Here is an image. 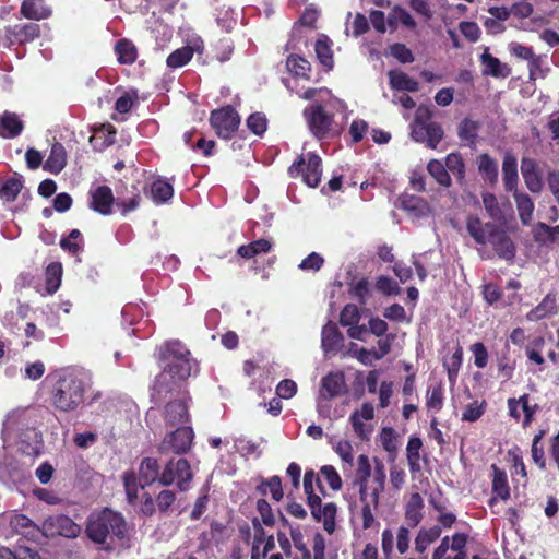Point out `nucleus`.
<instances>
[{
	"label": "nucleus",
	"mask_w": 559,
	"mask_h": 559,
	"mask_svg": "<svg viewBox=\"0 0 559 559\" xmlns=\"http://www.w3.org/2000/svg\"><path fill=\"white\" fill-rule=\"evenodd\" d=\"M346 383L343 372H330L322 379L319 395L321 400H331L345 392Z\"/></svg>",
	"instance_id": "19"
},
{
	"label": "nucleus",
	"mask_w": 559,
	"mask_h": 559,
	"mask_svg": "<svg viewBox=\"0 0 559 559\" xmlns=\"http://www.w3.org/2000/svg\"><path fill=\"white\" fill-rule=\"evenodd\" d=\"M191 479V467L186 459L169 461L158 478L159 483L164 486H169L176 483L177 487L181 491L189 489Z\"/></svg>",
	"instance_id": "7"
},
{
	"label": "nucleus",
	"mask_w": 559,
	"mask_h": 559,
	"mask_svg": "<svg viewBox=\"0 0 559 559\" xmlns=\"http://www.w3.org/2000/svg\"><path fill=\"white\" fill-rule=\"evenodd\" d=\"M158 477V464L155 459H144L140 465L139 479L133 473H126L123 484L128 501L133 503L138 499L139 489L154 483Z\"/></svg>",
	"instance_id": "5"
},
{
	"label": "nucleus",
	"mask_w": 559,
	"mask_h": 559,
	"mask_svg": "<svg viewBox=\"0 0 559 559\" xmlns=\"http://www.w3.org/2000/svg\"><path fill=\"white\" fill-rule=\"evenodd\" d=\"M492 245L499 257L510 260L514 257V247L509 237L503 234L493 236Z\"/></svg>",
	"instance_id": "42"
},
{
	"label": "nucleus",
	"mask_w": 559,
	"mask_h": 559,
	"mask_svg": "<svg viewBox=\"0 0 559 559\" xmlns=\"http://www.w3.org/2000/svg\"><path fill=\"white\" fill-rule=\"evenodd\" d=\"M151 195L155 203H165L174 195L171 183L164 179H157L152 183Z\"/></svg>",
	"instance_id": "37"
},
{
	"label": "nucleus",
	"mask_w": 559,
	"mask_h": 559,
	"mask_svg": "<svg viewBox=\"0 0 559 559\" xmlns=\"http://www.w3.org/2000/svg\"><path fill=\"white\" fill-rule=\"evenodd\" d=\"M23 130L22 120L13 112L5 111L0 116V136L12 139Z\"/></svg>",
	"instance_id": "26"
},
{
	"label": "nucleus",
	"mask_w": 559,
	"mask_h": 559,
	"mask_svg": "<svg viewBox=\"0 0 559 559\" xmlns=\"http://www.w3.org/2000/svg\"><path fill=\"white\" fill-rule=\"evenodd\" d=\"M164 418L169 426H187L189 421V413L186 396L182 394L179 399H175L167 403L164 411Z\"/></svg>",
	"instance_id": "17"
},
{
	"label": "nucleus",
	"mask_w": 559,
	"mask_h": 559,
	"mask_svg": "<svg viewBox=\"0 0 559 559\" xmlns=\"http://www.w3.org/2000/svg\"><path fill=\"white\" fill-rule=\"evenodd\" d=\"M514 198L521 222L524 225H530L534 212V203L532 199L527 194L518 193L516 191L514 193Z\"/></svg>",
	"instance_id": "33"
},
{
	"label": "nucleus",
	"mask_w": 559,
	"mask_h": 559,
	"mask_svg": "<svg viewBox=\"0 0 559 559\" xmlns=\"http://www.w3.org/2000/svg\"><path fill=\"white\" fill-rule=\"evenodd\" d=\"M411 135L414 141L426 143L429 147L436 148L443 136V130L436 122L424 123L416 120L412 124Z\"/></svg>",
	"instance_id": "14"
},
{
	"label": "nucleus",
	"mask_w": 559,
	"mask_h": 559,
	"mask_svg": "<svg viewBox=\"0 0 559 559\" xmlns=\"http://www.w3.org/2000/svg\"><path fill=\"white\" fill-rule=\"evenodd\" d=\"M360 311L356 305H346L341 312L340 321L343 326H347V334L350 338L366 341L368 329L366 324H359Z\"/></svg>",
	"instance_id": "11"
},
{
	"label": "nucleus",
	"mask_w": 559,
	"mask_h": 559,
	"mask_svg": "<svg viewBox=\"0 0 559 559\" xmlns=\"http://www.w3.org/2000/svg\"><path fill=\"white\" fill-rule=\"evenodd\" d=\"M4 518L16 534L23 535L31 540H37L41 536V525H37L28 516L12 511L4 514Z\"/></svg>",
	"instance_id": "13"
},
{
	"label": "nucleus",
	"mask_w": 559,
	"mask_h": 559,
	"mask_svg": "<svg viewBox=\"0 0 559 559\" xmlns=\"http://www.w3.org/2000/svg\"><path fill=\"white\" fill-rule=\"evenodd\" d=\"M67 164V153L62 144L55 143L50 154L44 164V168L51 174H59Z\"/></svg>",
	"instance_id": "28"
},
{
	"label": "nucleus",
	"mask_w": 559,
	"mask_h": 559,
	"mask_svg": "<svg viewBox=\"0 0 559 559\" xmlns=\"http://www.w3.org/2000/svg\"><path fill=\"white\" fill-rule=\"evenodd\" d=\"M402 207L416 219L428 217L432 212L426 200L415 195L405 197L402 200Z\"/></svg>",
	"instance_id": "24"
},
{
	"label": "nucleus",
	"mask_w": 559,
	"mask_h": 559,
	"mask_svg": "<svg viewBox=\"0 0 559 559\" xmlns=\"http://www.w3.org/2000/svg\"><path fill=\"white\" fill-rule=\"evenodd\" d=\"M503 182L508 191H516L518 186V162L516 158L507 154L502 163Z\"/></svg>",
	"instance_id": "29"
},
{
	"label": "nucleus",
	"mask_w": 559,
	"mask_h": 559,
	"mask_svg": "<svg viewBox=\"0 0 559 559\" xmlns=\"http://www.w3.org/2000/svg\"><path fill=\"white\" fill-rule=\"evenodd\" d=\"M389 79H390V85L394 90L407 91V92L418 91V87H419L418 82L402 71H397V70L390 71Z\"/></svg>",
	"instance_id": "30"
},
{
	"label": "nucleus",
	"mask_w": 559,
	"mask_h": 559,
	"mask_svg": "<svg viewBox=\"0 0 559 559\" xmlns=\"http://www.w3.org/2000/svg\"><path fill=\"white\" fill-rule=\"evenodd\" d=\"M343 108L341 100L333 98L324 104H312L304 110L311 133L322 139L334 130L333 110Z\"/></svg>",
	"instance_id": "4"
},
{
	"label": "nucleus",
	"mask_w": 559,
	"mask_h": 559,
	"mask_svg": "<svg viewBox=\"0 0 559 559\" xmlns=\"http://www.w3.org/2000/svg\"><path fill=\"white\" fill-rule=\"evenodd\" d=\"M474 355V364L477 368L483 369L488 362V352L483 343H475L471 346Z\"/></svg>",
	"instance_id": "63"
},
{
	"label": "nucleus",
	"mask_w": 559,
	"mask_h": 559,
	"mask_svg": "<svg viewBox=\"0 0 559 559\" xmlns=\"http://www.w3.org/2000/svg\"><path fill=\"white\" fill-rule=\"evenodd\" d=\"M321 477L326 481L333 490H340L342 488V479L337 471L332 465H324L321 471Z\"/></svg>",
	"instance_id": "54"
},
{
	"label": "nucleus",
	"mask_w": 559,
	"mask_h": 559,
	"mask_svg": "<svg viewBox=\"0 0 559 559\" xmlns=\"http://www.w3.org/2000/svg\"><path fill=\"white\" fill-rule=\"evenodd\" d=\"M521 171L527 189L534 193L539 192L543 188V180L537 163L530 157H523L521 160Z\"/></svg>",
	"instance_id": "21"
},
{
	"label": "nucleus",
	"mask_w": 559,
	"mask_h": 559,
	"mask_svg": "<svg viewBox=\"0 0 559 559\" xmlns=\"http://www.w3.org/2000/svg\"><path fill=\"white\" fill-rule=\"evenodd\" d=\"M391 55L402 63H411L414 61L412 51L404 44H394L390 48Z\"/></svg>",
	"instance_id": "64"
},
{
	"label": "nucleus",
	"mask_w": 559,
	"mask_h": 559,
	"mask_svg": "<svg viewBox=\"0 0 559 559\" xmlns=\"http://www.w3.org/2000/svg\"><path fill=\"white\" fill-rule=\"evenodd\" d=\"M314 50L319 61L328 69L333 66V56L330 46V40L326 36H321L316 41Z\"/></svg>",
	"instance_id": "40"
},
{
	"label": "nucleus",
	"mask_w": 559,
	"mask_h": 559,
	"mask_svg": "<svg viewBox=\"0 0 559 559\" xmlns=\"http://www.w3.org/2000/svg\"><path fill=\"white\" fill-rule=\"evenodd\" d=\"M479 173L490 182L498 178V165L488 154H481L477 160Z\"/></svg>",
	"instance_id": "41"
},
{
	"label": "nucleus",
	"mask_w": 559,
	"mask_h": 559,
	"mask_svg": "<svg viewBox=\"0 0 559 559\" xmlns=\"http://www.w3.org/2000/svg\"><path fill=\"white\" fill-rule=\"evenodd\" d=\"M493 469H495V476H493V481H492L493 492L502 500H507L510 496L507 475L504 472L499 471L495 466H493Z\"/></svg>",
	"instance_id": "48"
},
{
	"label": "nucleus",
	"mask_w": 559,
	"mask_h": 559,
	"mask_svg": "<svg viewBox=\"0 0 559 559\" xmlns=\"http://www.w3.org/2000/svg\"><path fill=\"white\" fill-rule=\"evenodd\" d=\"M356 476L359 485L367 481L371 476L370 461L365 454H360L357 459Z\"/></svg>",
	"instance_id": "58"
},
{
	"label": "nucleus",
	"mask_w": 559,
	"mask_h": 559,
	"mask_svg": "<svg viewBox=\"0 0 559 559\" xmlns=\"http://www.w3.org/2000/svg\"><path fill=\"white\" fill-rule=\"evenodd\" d=\"M333 449L345 464L349 467L353 465V445L348 440H338L333 444Z\"/></svg>",
	"instance_id": "53"
},
{
	"label": "nucleus",
	"mask_w": 559,
	"mask_h": 559,
	"mask_svg": "<svg viewBox=\"0 0 559 559\" xmlns=\"http://www.w3.org/2000/svg\"><path fill=\"white\" fill-rule=\"evenodd\" d=\"M240 117L230 106L214 110L211 114V124L216 130L217 135L223 139L230 138L238 129Z\"/></svg>",
	"instance_id": "9"
},
{
	"label": "nucleus",
	"mask_w": 559,
	"mask_h": 559,
	"mask_svg": "<svg viewBox=\"0 0 559 559\" xmlns=\"http://www.w3.org/2000/svg\"><path fill=\"white\" fill-rule=\"evenodd\" d=\"M556 311V298L551 295H547L540 304L532 309L527 314L528 321H539Z\"/></svg>",
	"instance_id": "31"
},
{
	"label": "nucleus",
	"mask_w": 559,
	"mask_h": 559,
	"mask_svg": "<svg viewBox=\"0 0 559 559\" xmlns=\"http://www.w3.org/2000/svg\"><path fill=\"white\" fill-rule=\"evenodd\" d=\"M427 170L440 186L445 188L451 186V177L442 162L431 159L427 165Z\"/></svg>",
	"instance_id": "39"
},
{
	"label": "nucleus",
	"mask_w": 559,
	"mask_h": 559,
	"mask_svg": "<svg viewBox=\"0 0 559 559\" xmlns=\"http://www.w3.org/2000/svg\"><path fill=\"white\" fill-rule=\"evenodd\" d=\"M88 538L103 550H112L127 536V524L123 516L105 508L90 514L86 523Z\"/></svg>",
	"instance_id": "2"
},
{
	"label": "nucleus",
	"mask_w": 559,
	"mask_h": 559,
	"mask_svg": "<svg viewBox=\"0 0 559 559\" xmlns=\"http://www.w3.org/2000/svg\"><path fill=\"white\" fill-rule=\"evenodd\" d=\"M374 416V408L370 403H364L360 409L355 411L349 420L355 433L362 440L369 439L372 427L368 424Z\"/></svg>",
	"instance_id": "16"
},
{
	"label": "nucleus",
	"mask_w": 559,
	"mask_h": 559,
	"mask_svg": "<svg viewBox=\"0 0 559 559\" xmlns=\"http://www.w3.org/2000/svg\"><path fill=\"white\" fill-rule=\"evenodd\" d=\"M91 207L103 214L107 215L111 212V205L114 202V195L111 189L107 186H98L91 189Z\"/></svg>",
	"instance_id": "20"
},
{
	"label": "nucleus",
	"mask_w": 559,
	"mask_h": 559,
	"mask_svg": "<svg viewBox=\"0 0 559 559\" xmlns=\"http://www.w3.org/2000/svg\"><path fill=\"white\" fill-rule=\"evenodd\" d=\"M24 420L20 413L13 412L9 414L3 423V433L17 438L22 443L32 441L38 443V432L34 428H26L25 437L23 436Z\"/></svg>",
	"instance_id": "15"
},
{
	"label": "nucleus",
	"mask_w": 559,
	"mask_h": 559,
	"mask_svg": "<svg viewBox=\"0 0 559 559\" xmlns=\"http://www.w3.org/2000/svg\"><path fill=\"white\" fill-rule=\"evenodd\" d=\"M20 12L25 19L40 21L50 17L52 9L45 0H24Z\"/></svg>",
	"instance_id": "23"
},
{
	"label": "nucleus",
	"mask_w": 559,
	"mask_h": 559,
	"mask_svg": "<svg viewBox=\"0 0 559 559\" xmlns=\"http://www.w3.org/2000/svg\"><path fill=\"white\" fill-rule=\"evenodd\" d=\"M40 35V25L36 23L16 24L7 28L8 46L15 43L24 44L32 41Z\"/></svg>",
	"instance_id": "18"
},
{
	"label": "nucleus",
	"mask_w": 559,
	"mask_h": 559,
	"mask_svg": "<svg viewBox=\"0 0 559 559\" xmlns=\"http://www.w3.org/2000/svg\"><path fill=\"white\" fill-rule=\"evenodd\" d=\"M509 50L513 56L530 61V75L533 78V66L538 63V58L534 56L532 48L518 43H511Z\"/></svg>",
	"instance_id": "45"
},
{
	"label": "nucleus",
	"mask_w": 559,
	"mask_h": 559,
	"mask_svg": "<svg viewBox=\"0 0 559 559\" xmlns=\"http://www.w3.org/2000/svg\"><path fill=\"white\" fill-rule=\"evenodd\" d=\"M84 381L73 371H61L51 391L53 406L61 412H71L83 402Z\"/></svg>",
	"instance_id": "3"
},
{
	"label": "nucleus",
	"mask_w": 559,
	"mask_h": 559,
	"mask_svg": "<svg viewBox=\"0 0 559 559\" xmlns=\"http://www.w3.org/2000/svg\"><path fill=\"white\" fill-rule=\"evenodd\" d=\"M484 206L489 214V216L493 219H500L502 217V211L498 203L497 198L491 193H485L483 195Z\"/></svg>",
	"instance_id": "59"
},
{
	"label": "nucleus",
	"mask_w": 559,
	"mask_h": 559,
	"mask_svg": "<svg viewBox=\"0 0 559 559\" xmlns=\"http://www.w3.org/2000/svg\"><path fill=\"white\" fill-rule=\"evenodd\" d=\"M484 412L485 402L474 401L465 407L462 414V419L471 423L476 421L483 416Z\"/></svg>",
	"instance_id": "55"
},
{
	"label": "nucleus",
	"mask_w": 559,
	"mask_h": 559,
	"mask_svg": "<svg viewBox=\"0 0 559 559\" xmlns=\"http://www.w3.org/2000/svg\"><path fill=\"white\" fill-rule=\"evenodd\" d=\"M115 51L118 61L122 64H131L136 59V48L130 40H119L115 46Z\"/></svg>",
	"instance_id": "38"
},
{
	"label": "nucleus",
	"mask_w": 559,
	"mask_h": 559,
	"mask_svg": "<svg viewBox=\"0 0 559 559\" xmlns=\"http://www.w3.org/2000/svg\"><path fill=\"white\" fill-rule=\"evenodd\" d=\"M81 238V233L78 229L71 230L68 238H63L60 241L62 249L68 250L71 253H78L81 251V245L78 241Z\"/></svg>",
	"instance_id": "62"
},
{
	"label": "nucleus",
	"mask_w": 559,
	"mask_h": 559,
	"mask_svg": "<svg viewBox=\"0 0 559 559\" xmlns=\"http://www.w3.org/2000/svg\"><path fill=\"white\" fill-rule=\"evenodd\" d=\"M424 499L417 492L409 496L405 504V519L412 526H417L423 520Z\"/></svg>",
	"instance_id": "27"
},
{
	"label": "nucleus",
	"mask_w": 559,
	"mask_h": 559,
	"mask_svg": "<svg viewBox=\"0 0 559 559\" xmlns=\"http://www.w3.org/2000/svg\"><path fill=\"white\" fill-rule=\"evenodd\" d=\"M440 526L436 525L429 528H421L415 539V549L418 552H424L430 544L440 537Z\"/></svg>",
	"instance_id": "35"
},
{
	"label": "nucleus",
	"mask_w": 559,
	"mask_h": 559,
	"mask_svg": "<svg viewBox=\"0 0 559 559\" xmlns=\"http://www.w3.org/2000/svg\"><path fill=\"white\" fill-rule=\"evenodd\" d=\"M192 57L193 55L190 50L183 46L173 51L168 56L166 63L169 68L176 69L186 66Z\"/></svg>",
	"instance_id": "49"
},
{
	"label": "nucleus",
	"mask_w": 559,
	"mask_h": 559,
	"mask_svg": "<svg viewBox=\"0 0 559 559\" xmlns=\"http://www.w3.org/2000/svg\"><path fill=\"white\" fill-rule=\"evenodd\" d=\"M193 439V431L190 426H179L174 432L167 435L160 443L162 452H186Z\"/></svg>",
	"instance_id": "10"
},
{
	"label": "nucleus",
	"mask_w": 559,
	"mask_h": 559,
	"mask_svg": "<svg viewBox=\"0 0 559 559\" xmlns=\"http://www.w3.org/2000/svg\"><path fill=\"white\" fill-rule=\"evenodd\" d=\"M80 532V525L62 514L49 516L41 524V536L45 537L60 535L67 538H75Z\"/></svg>",
	"instance_id": "8"
},
{
	"label": "nucleus",
	"mask_w": 559,
	"mask_h": 559,
	"mask_svg": "<svg viewBox=\"0 0 559 559\" xmlns=\"http://www.w3.org/2000/svg\"><path fill=\"white\" fill-rule=\"evenodd\" d=\"M380 443L390 454L395 455L397 451V435L393 428L385 427L380 433Z\"/></svg>",
	"instance_id": "51"
},
{
	"label": "nucleus",
	"mask_w": 559,
	"mask_h": 559,
	"mask_svg": "<svg viewBox=\"0 0 559 559\" xmlns=\"http://www.w3.org/2000/svg\"><path fill=\"white\" fill-rule=\"evenodd\" d=\"M20 178H10L0 186V199L11 202L14 201L22 189Z\"/></svg>",
	"instance_id": "44"
},
{
	"label": "nucleus",
	"mask_w": 559,
	"mask_h": 559,
	"mask_svg": "<svg viewBox=\"0 0 559 559\" xmlns=\"http://www.w3.org/2000/svg\"><path fill=\"white\" fill-rule=\"evenodd\" d=\"M290 177H301L309 187H317L321 181V158L316 154L302 155L289 168Z\"/></svg>",
	"instance_id": "6"
},
{
	"label": "nucleus",
	"mask_w": 559,
	"mask_h": 559,
	"mask_svg": "<svg viewBox=\"0 0 559 559\" xmlns=\"http://www.w3.org/2000/svg\"><path fill=\"white\" fill-rule=\"evenodd\" d=\"M287 69L295 76L308 78L310 63L300 56H289L286 61Z\"/></svg>",
	"instance_id": "43"
},
{
	"label": "nucleus",
	"mask_w": 559,
	"mask_h": 559,
	"mask_svg": "<svg viewBox=\"0 0 559 559\" xmlns=\"http://www.w3.org/2000/svg\"><path fill=\"white\" fill-rule=\"evenodd\" d=\"M361 518H362V527L368 530L373 527L377 523L373 512L378 509L379 504H372L370 501H361Z\"/></svg>",
	"instance_id": "60"
},
{
	"label": "nucleus",
	"mask_w": 559,
	"mask_h": 559,
	"mask_svg": "<svg viewBox=\"0 0 559 559\" xmlns=\"http://www.w3.org/2000/svg\"><path fill=\"white\" fill-rule=\"evenodd\" d=\"M488 12L493 19L486 21L485 25L487 28L497 27L500 29V25L496 22V20L506 21L511 15V9L506 7H492L489 8Z\"/></svg>",
	"instance_id": "57"
},
{
	"label": "nucleus",
	"mask_w": 559,
	"mask_h": 559,
	"mask_svg": "<svg viewBox=\"0 0 559 559\" xmlns=\"http://www.w3.org/2000/svg\"><path fill=\"white\" fill-rule=\"evenodd\" d=\"M272 245L266 239H259L249 245L240 246L237 250L238 255L245 259H251L261 253H267Z\"/></svg>",
	"instance_id": "36"
},
{
	"label": "nucleus",
	"mask_w": 559,
	"mask_h": 559,
	"mask_svg": "<svg viewBox=\"0 0 559 559\" xmlns=\"http://www.w3.org/2000/svg\"><path fill=\"white\" fill-rule=\"evenodd\" d=\"M353 356L365 366H372L376 360H380L379 356L376 354V348L367 349V348H350Z\"/></svg>",
	"instance_id": "56"
},
{
	"label": "nucleus",
	"mask_w": 559,
	"mask_h": 559,
	"mask_svg": "<svg viewBox=\"0 0 559 559\" xmlns=\"http://www.w3.org/2000/svg\"><path fill=\"white\" fill-rule=\"evenodd\" d=\"M324 259L319 253L312 252L300 262L298 267L301 271L317 272L322 267Z\"/></svg>",
	"instance_id": "61"
},
{
	"label": "nucleus",
	"mask_w": 559,
	"mask_h": 559,
	"mask_svg": "<svg viewBox=\"0 0 559 559\" xmlns=\"http://www.w3.org/2000/svg\"><path fill=\"white\" fill-rule=\"evenodd\" d=\"M162 372L155 378L153 396L159 399L171 393L191 374L198 372V364L190 357V352L178 341L166 342L159 347Z\"/></svg>",
	"instance_id": "1"
},
{
	"label": "nucleus",
	"mask_w": 559,
	"mask_h": 559,
	"mask_svg": "<svg viewBox=\"0 0 559 559\" xmlns=\"http://www.w3.org/2000/svg\"><path fill=\"white\" fill-rule=\"evenodd\" d=\"M483 66V74L491 75L495 78H507L511 73V69L507 63L501 62L498 58L493 57L488 48L484 49L480 56Z\"/></svg>",
	"instance_id": "22"
},
{
	"label": "nucleus",
	"mask_w": 559,
	"mask_h": 559,
	"mask_svg": "<svg viewBox=\"0 0 559 559\" xmlns=\"http://www.w3.org/2000/svg\"><path fill=\"white\" fill-rule=\"evenodd\" d=\"M426 406L429 411L438 413L443 406V392L441 384L428 389Z\"/></svg>",
	"instance_id": "46"
},
{
	"label": "nucleus",
	"mask_w": 559,
	"mask_h": 559,
	"mask_svg": "<svg viewBox=\"0 0 559 559\" xmlns=\"http://www.w3.org/2000/svg\"><path fill=\"white\" fill-rule=\"evenodd\" d=\"M466 228L477 243L485 245L488 241L490 226H484L478 217L469 216L467 218Z\"/></svg>",
	"instance_id": "34"
},
{
	"label": "nucleus",
	"mask_w": 559,
	"mask_h": 559,
	"mask_svg": "<svg viewBox=\"0 0 559 559\" xmlns=\"http://www.w3.org/2000/svg\"><path fill=\"white\" fill-rule=\"evenodd\" d=\"M247 127L255 135H262L267 127L266 117L261 112H254L247 119Z\"/></svg>",
	"instance_id": "52"
},
{
	"label": "nucleus",
	"mask_w": 559,
	"mask_h": 559,
	"mask_svg": "<svg viewBox=\"0 0 559 559\" xmlns=\"http://www.w3.org/2000/svg\"><path fill=\"white\" fill-rule=\"evenodd\" d=\"M343 342V336L340 333L335 323L329 322L322 329L321 345L325 354L336 353Z\"/></svg>",
	"instance_id": "25"
},
{
	"label": "nucleus",
	"mask_w": 559,
	"mask_h": 559,
	"mask_svg": "<svg viewBox=\"0 0 559 559\" xmlns=\"http://www.w3.org/2000/svg\"><path fill=\"white\" fill-rule=\"evenodd\" d=\"M259 490L262 495L270 492L275 501H280L284 496L282 489V480L278 476H273L267 481H263L259 486Z\"/></svg>",
	"instance_id": "47"
},
{
	"label": "nucleus",
	"mask_w": 559,
	"mask_h": 559,
	"mask_svg": "<svg viewBox=\"0 0 559 559\" xmlns=\"http://www.w3.org/2000/svg\"><path fill=\"white\" fill-rule=\"evenodd\" d=\"M447 170L451 171L459 180L464 178L465 165L463 158L457 153H451L445 158Z\"/></svg>",
	"instance_id": "50"
},
{
	"label": "nucleus",
	"mask_w": 559,
	"mask_h": 559,
	"mask_svg": "<svg viewBox=\"0 0 559 559\" xmlns=\"http://www.w3.org/2000/svg\"><path fill=\"white\" fill-rule=\"evenodd\" d=\"M386 474L383 464L376 466L374 475L369 483L368 480L360 484L359 496L361 501H370L372 504H379L380 493L384 490Z\"/></svg>",
	"instance_id": "12"
},
{
	"label": "nucleus",
	"mask_w": 559,
	"mask_h": 559,
	"mask_svg": "<svg viewBox=\"0 0 559 559\" xmlns=\"http://www.w3.org/2000/svg\"><path fill=\"white\" fill-rule=\"evenodd\" d=\"M423 442L418 437H411L406 447V457L412 473L420 471V449Z\"/></svg>",
	"instance_id": "32"
}]
</instances>
